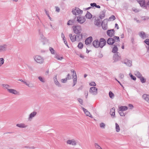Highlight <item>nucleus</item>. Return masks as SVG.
Returning a JSON list of instances; mask_svg holds the SVG:
<instances>
[{"label":"nucleus","instance_id":"052dcab7","mask_svg":"<svg viewBox=\"0 0 149 149\" xmlns=\"http://www.w3.org/2000/svg\"><path fill=\"white\" fill-rule=\"evenodd\" d=\"M67 79L66 78L62 79L61 80V81L62 83H65L67 81Z\"/></svg>","mask_w":149,"mask_h":149},{"label":"nucleus","instance_id":"a19ab883","mask_svg":"<svg viewBox=\"0 0 149 149\" xmlns=\"http://www.w3.org/2000/svg\"><path fill=\"white\" fill-rule=\"evenodd\" d=\"M109 95L110 98L113 99L114 98V95L111 91H110L109 92Z\"/></svg>","mask_w":149,"mask_h":149},{"label":"nucleus","instance_id":"bb28decb","mask_svg":"<svg viewBox=\"0 0 149 149\" xmlns=\"http://www.w3.org/2000/svg\"><path fill=\"white\" fill-rule=\"evenodd\" d=\"M76 41H79L82 38V36L81 34H77L75 35Z\"/></svg>","mask_w":149,"mask_h":149},{"label":"nucleus","instance_id":"7c9ffc66","mask_svg":"<svg viewBox=\"0 0 149 149\" xmlns=\"http://www.w3.org/2000/svg\"><path fill=\"white\" fill-rule=\"evenodd\" d=\"M54 58L59 61H61L63 58L62 56H60L59 55L57 54L55 55Z\"/></svg>","mask_w":149,"mask_h":149},{"label":"nucleus","instance_id":"412c9836","mask_svg":"<svg viewBox=\"0 0 149 149\" xmlns=\"http://www.w3.org/2000/svg\"><path fill=\"white\" fill-rule=\"evenodd\" d=\"M16 126L20 128H26L27 127V125L24 123H21L16 124Z\"/></svg>","mask_w":149,"mask_h":149},{"label":"nucleus","instance_id":"79ce46f5","mask_svg":"<svg viewBox=\"0 0 149 149\" xmlns=\"http://www.w3.org/2000/svg\"><path fill=\"white\" fill-rule=\"evenodd\" d=\"M118 113H119L120 115L121 116H125V114L123 112V111H120V110H119Z\"/></svg>","mask_w":149,"mask_h":149},{"label":"nucleus","instance_id":"4468645a","mask_svg":"<svg viewBox=\"0 0 149 149\" xmlns=\"http://www.w3.org/2000/svg\"><path fill=\"white\" fill-rule=\"evenodd\" d=\"M140 4V6L143 8L145 9L146 6V3L144 0H136Z\"/></svg>","mask_w":149,"mask_h":149},{"label":"nucleus","instance_id":"72a5a7b5","mask_svg":"<svg viewBox=\"0 0 149 149\" xmlns=\"http://www.w3.org/2000/svg\"><path fill=\"white\" fill-rule=\"evenodd\" d=\"M115 125H116L115 128H116V131L117 132H118L120 131V129L119 126L116 123Z\"/></svg>","mask_w":149,"mask_h":149},{"label":"nucleus","instance_id":"dca6fc26","mask_svg":"<svg viewBox=\"0 0 149 149\" xmlns=\"http://www.w3.org/2000/svg\"><path fill=\"white\" fill-rule=\"evenodd\" d=\"M119 46V45H115V44L113 45L112 46V52L113 53H117V52L118 50V46Z\"/></svg>","mask_w":149,"mask_h":149},{"label":"nucleus","instance_id":"6e6d98bb","mask_svg":"<svg viewBox=\"0 0 149 149\" xmlns=\"http://www.w3.org/2000/svg\"><path fill=\"white\" fill-rule=\"evenodd\" d=\"M53 80L54 82V83L57 81V75H56L55 76L53 77Z\"/></svg>","mask_w":149,"mask_h":149},{"label":"nucleus","instance_id":"49530a36","mask_svg":"<svg viewBox=\"0 0 149 149\" xmlns=\"http://www.w3.org/2000/svg\"><path fill=\"white\" fill-rule=\"evenodd\" d=\"M139 79L142 83H144L146 81V79H145L142 76L141 77V78H140Z\"/></svg>","mask_w":149,"mask_h":149},{"label":"nucleus","instance_id":"2f4dec72","mask_svg":"<svg viewBox=\"0 0 149 149\" xmlns=\"http://www.w3.org/2000/svg\"><path fill=\"white\" fill-rule=\"evenodd\" d=\"M92 15L88 12H87V13L85 15V17L86 18L88 19H90L92 17Z\"/></svg>","mask_w":149,"mask_h":149},{"label":"nucleus","instance_id":"c85d7f7f","mask_svg":"<svg viewBox=\"0 0 149 149\" xmlns=\"http://www.w3.org/2000/svg\"><path fill=\"white\" fill-rule=\"evenodd\" d=\"M101 21L100 19H95L94 21V24L97 26H98L100 24Z\"/></svg>","mask_w":149,"mask_h":149},{"label":"nucleus","instance_id":"5fc2aeb1","mask_svg":"<svg viewBox=\"0 0 149 149\" xmlns=\"http://www.w3.org/2000/svg\"><path fill=\"white\" fill-rule=\"evenodd\" d=\"M58 87H61V85L58 82V81L55 82L54 83Z\"/></svg>","mask_w":149,"mask_h":149},{"label":"nucleus","instance_id":"f8f14e48","mask_svg":"<svg viewBox=\"0 0 149 149\" xmlns=\"http://www.w3.org/2000/svg\"><path fill=\"white\" fill-rule=\"evenodd\" d=\"M37 114V112L36 111H34L31 113L29 115L28 118V119L29 121H31L32 119Z\"/></svg>","mask_w":149,"mask_h":149},{"label":"nucleus","instance_id":"0e129e2a","mask_svg":"<svg viewBox=\"0 0 149 149\" xmlns=\"http://www.w3.org/2000/svg\"><path fill=\"white\" fill-rule=\"evenodd\" d=\"M55 8H56V11L58 13L59 12L60 10V9L59 7L56 6Z\"/></svg>","mask_w":149,"mask_h":149},{"label":"nucleus","instance_id":"aec40b11","mask_svg":"<svg viewBox=\"0 0 149 149\" xmlns=\"http://www.w3.org/2000/svg\"><path fill=\"white\" fill-rule=\"evenodd\" d=\"M93 46L96 48L99 47V42L98 40H95L93 42Z\"/></svg>","mask_w":149,"mask_h":149},{"label":"nucleus","instance_id":"680f3d73","mask_svg":"<svg viewBox=\"0 0 149 149\" xmlns=\"http://www.w3.org/2000/svg\"><path fill=\"white\" fill-rule=\"evenodd\" d=\"M144 42L148 45H149V39H147Z\"/></svg>","mask_w":149,"mask_h":149},{"label":"nucleus","instance_id":"39448f33","mask_svg":"<svg viewBox=\"0 0 149 149\" xmlns=\"http://www.w3.org/2000/svg\"><path fill=\"white\" fill-rule=\"evenodd\" d=\"M67 143L69 145L75 146L77 144L76 140L74 139H69L66 141Z\"/></svg>","mask_w":149,"mask_h":149},{"label":"nucleus","instance_id":"a878e982","mask_svg":"<svg viewBox=\"0 0 149 149\" xmlns=\"http://www.w3.org/2000/svg\"><path fill=\"white\" fill-rule=\"evenodd\" d=\"M69 37L70 38L72 42H74L75 41H76L75 35L72 36V34L70 33L69 34Z\"/></svg>","mask_w":149,"mask_h":149},{"label":"nucleus","instance_id":"cd10ccee","mask_svg":"<svg viewBox=\"0 0 149 149\" xmlns=\"http://www.w3.org/2000/svg\"><path fill=\"white\" fill-rule=\"evenodd\" d=\"M128 109V107L126 106H121L119 108V110L120 111H124L127 110Z\"/></svg>","mask_w":149,"mask_h":149},{"label":"nucleus","instance_id":"b1692460","mask_svg":"<svg viewBox=\"0 0 149 149\" xmlns=\"http://www.w3.org/2000/svg\"><path fill=\"white\" fill-rule=\"evenodd\" d=\"M139 36L142 38L144 39L146 37V34L145 32L143 31H141L139 33Z\"/></svg>","mask_w":149,"mask_h":149},{"label":"nucleus","instance_id":"4c0bfd02","mask_svg":"<svg viewBox=\"0 0 149 149\" xmlns=\"http://www.w3.org/2000/svg\"><path fill=\"white\" fill-rule=\"evenodd\" d=\"M113 39L114 40V42L115 41H116L117 42H119L120 40H119V37L116 36H114L113 37Z\"/></svg>","mask_w":149,"mask_h":149},{"label":"nucleus","instance_id":"69168bd1","mask_svg":"<svg viewBox=\"0 0 149 149\" xmlns=\"http://www.w3.org/2000/svg\"><path fill=\"white\" fill-rule=\"evenodd\" d=\"M67 79H70L71 78V76H70L69 74H68L67 75V76L66 78Z\"/></svg>","mask_w":149,"mask_h":149},{"label":"nucleus","instance_id":"c9c22d12","mask_svg":"<svg viewBox=\"0 0 149 149\" xmlns=\"http://www.w3.org/2000/svg\"><path fill=\"white\" fill-rule=\"evenodd\" d=\"M105 16V12L102 11L100 13V19H103Z\"/></svg>","mask_w":149,"mask_h":149},{"label":"nucleus","instance_id":"bf43d9fd","mask_svg":"<svg viewBox=\"0 0 149 149\" xmlns=\"http://www.w3.org/2000/svg\"><path fill=\"white\" fill-rule=\"evenodd\" d=\"M142 19L143 20H146L149 19V17H142Z\"/></svg>","mask_w":149,"mask_h":149},{"label":"nucleus","instance_id":"774afa93","mask_svg":"<svg viewBox=\"0 0 149 149\" xmlns=\"http://www.w3.org/2000/svg\"><path fill=\"white\" fill-rule=\"evenodd\" d=\"M61 36L62 38H65L64 34L63 33H62L61 35Z\"/></svg>","mask_w":149,"mask_h":149},{"label":"nucleus","instance_id":"f257e3e1","mask_svg":"<svg viewBox=\"0 0 149 149\" xmlns=\"http://www.w3.org/2000/svg\"><path fill=\"white\" fill-rule=\"evenodd\" d=\"M72 12L73 14L77 15L82 14L83 13V11L80 10L78 8L75 7V8L72 9Z\"/></svg>","mask_w":149,"mask_h":149},{"label":"nucleus","instance_id":"338daca9","mask_svg":"<svg viewBox=\"0 0 149 149\" xmlns=\"http://www.w3.org/2000/svg\"><path fill=\"white\" fill-rule=\"evenodd\" d=\"M96 5V3H91L90 4L91 6L92 7H94V6L95 7Z\"/></svg>","mask_w":149,"mask_h":149},{"label":"nucleus","instance_id":"9b49d317","mask_svg":"<svg viewBox=\"0 0 149 149\" xmlns=\"http://www.w3.org/2000/svg\"><path fill=\"white\" fill-rule=\"evenodd\" d=\"M113 58L115 62L120 61L121 59V56H120V54L118 53H117L114 54L113 56Z\"/></svg>","mask_w":149,"mask_h":149},{"label":"nucleus","instance_id":"f704fd0d","mask_svg":"<svg viewBox=\"0 0 149 149\" xmlns=\"http://www.w3.org/2000/svg\"><path fill=\"white\" fill-rule=\"evenodd\" d=\"M94 146L96 149H103L97 143H94Z\"/></svg>","mask_w":149,"mask_h":149},{"label":"nucleus","instance_id":"de8ad7c7","mask_svg":"<svg viewBox=\"0 0 149 149\" xmlns=\"http://www.w3.org/2000/svg\"><path fill=\"white\" fill-rule=\"evenodd\" d=\"M2 86L3 87H4L5 88L7 89V91H8V89H10L9 88L10 86L8 84H3Z\"/></svg>","mask_w":149,"mask_h":149},{"label":"nucleus","instance_id":"4d7b16f0","mask_svg":"<svg viewBox=\"0 0 149 149\" xmlns=\"http://www.w3.org/2000/svg\"><path fill=\"white\" fill-rule=\"evenodd\" d=\"M124 77V74L123 73H120L119 74V77L121 79H123Z\"/></svg>","mask_w":149,"mask_h":149},{"label":"nucleus","instance_id":"20e7f679","mask_svg":"<svg viewBox=\"0 0 149 149\" xmlns=\"http://www.w3.org/2000/svg\"><path fill=\"white\" fill-rule=\"evenodd\" d=\"M89 93L92 95H96L97 94V89L95 87H91L89 90Z\"/></svg>","mask_w":149,"mask_h":149},{"label":"nucleus","instance_id":"e2e57ef3","mask_svg":"<svg viewBox=\"0 0 149 149\" xmlns=\"http://www.w3.org/2000/svg\"><path fill=\"white\" fill-rule=\"evenodd\" d=\"M145 8L147 9V8H149V1L147 2L146 4Z\"/></svg>","mask_w":149,"mask_h":149},{"label":"nucleus","instance_id":"e433bc0d","mask_svg":"<svg viewBox=\"0 0 149 149\" xmlns=\"http://www.w3.org/2000/svg\"><path fill=\"white\" fill-rule=\"evenodd\" d=\"M73 82L77 83V78L76 72H75V75L73 76Z\"/></svg>","mask_w":149,"mask_h":149},{"label":"nucleus","instance_id":"37998d69","mask_svg":"<svg viewBox=\"0 0 149 149\" xmlns=\"http://www.w3.org/2000/svg\"><path fill=\"white\" fill-rule=\"evenodd\" d=\"M49 49L50 51V52L52 54H55V52L53 48L51 47H50L49 48Z\"/></svg>","mask_w":149,"mask_h":149},{"label":"nucleus","instance_id":"1a4fd4ad","mask_svg":"<svg viewBox=\"0 0 149 149\" xmlns=\"http://www.w3.org/2000/svg\"><path fill=\"white\" fill-rule=\"evenodd\" d=\"M77 21L79 23L81 24H82L84 23L86 20L85 17L83 16L77 17Z\"/></svg>","mask_w":149,"mask_h":149},{"label":"nucleus","instance_id":"a18cd8bd","mask_svg":"<svg viewBox=\"0 0 149 149\" xmlns=\"http://www.w3.org/2000/svg\"><path fill=\"white\" fill-rule=\"evenodd\" d=\"M100 127L102 129H104L105 128V125L103 123H102L100 124Z\"/></svg>","mask_w":149,"mask_h":149},{"label":"nucleus","instance_id":"c03bdc74","mask_svg":"<svg viewBox=\"0 0 149 149\" xmlns=\"http://www.w3.org/2000/svg\"><path fill=\"white\" fill-rule=\"evenodd\" d=\"M4 60L3 58H0V67L3 64Z\"/></svg>","mask_w":149,"mask_h":149},{"label":"nucleus","instance_id":"473e14b6","mask_svg":"<svg viewBox=\"0 0 149 149\" xmlns=\"http://www.w3.org/2000/svg\"><path fill=\"white\" fill-rule=\"evenodd\" d=\"M74 20H69L67 23L68 25H72L74 24Z\"/></svg>","mask_w":149,"mask_h":149},{"label":"nucleus","instance_id":"7ed1b4c3","mask_svg":"<svg viewBox=\"0 0 149 149\" xmlns=\"http://www.w3.org/2000/svg\"><path fill=\"white\" fill-rule=\"evenodd\" d=\"M18 80L21 81L22 82H23L24 83V84H25L29 87L30 88H32L35 87L34 84L33 83L29 81H25L23 80L22 79H19Z\"/></svg>","mask_w":149,"mask_h":149},{"label":"nucleus","instance_id":"9d476101","mask_svg":"<svg viewBox=\"0 0 149 149\" xmlns=\"http://www.w3.org/2000/svg\"><path fill=\"white\" fill-rule=\"evenodd\" d=\"M8 91L10 93L15 95H20L19 92L14 89H8Z\"/></svg>","mask_w":149,"mask_h":149},{"label":"nucleus","instance_id":"393cba45","mask_svg":"<svg viewBox=\"0 0 149 149\" xmlns=\"http://www.w3.org/2000/svg\"><path fill=\"white\" fill-rule=\"evenodd\" d=\"M115 109L114 107H113L111 109L110 112V115L111 116H113V117H115Z\"/></svg>","mask_w":149,"mask_h":149},{"label":"nucleus","instance_id":"f3484780","mask_svg":"<svg viewBox=\"0 0 149 149\" xmlns=\"http://www.w3.org/2000/svg\"><path fill=\"white\" fill-rule=\"evenodd\" d=\"M114 31L113 29L108 30L107 31V34L110 37H112L114 35Z\"/></svg>","mask_w":149,"mask_h":149},{"label":"nucleus","instance_id":"2eb2a0df","mask_svg":"<svg viewBox=\"0 0 149 149\" xmlns=\"http://www.w3.org/2000/svg\"><path fill=\"white\" fill-rule=\"evenodd\" d=\"M102 29L104 30H106L107 29V20L104 19L102 23Z\"/></svg>","mask_w":149,"mask_h":149},{"label":"nucleus","instance_id":"5701e85b","mask_svg":"<svg viewBox=\"0 0 149 149\" xmlns=\"http://www.w3.org/2000/svg\"><path fill=\"white\" fill-rule=\"evenodd\" d=\"M143 98L148 102H149V95L144 94L142 96Z\"/></svg>","mask_w":149,"mask_h":149},{"label":"nucleus","instance_id":"8fccbe9b","mask_svg":"<svg viewBox=\"0 0 149 149\" xmlns=\"http://www.w3.org/2000/svg\"><path fill=\"white\" fill-rule=\"evenodd\" d=\"M116 19V17L114 15H112L109 18V20L110 21Z\"/></svg>","mask_w":149,"mask_h":149},{"label":"nucleus","instance_id":"0eeeda50","mask_svg":"<svg viewBox=\"0 0 149 149\" xmlns=\"http://www.w3.org/2000/svg\"><path fill=\"white\" fill-rule=\"evenodd\" d=\"M99 42V47L101 48H102L106 43V40L103 38H100Z\"/></svg>","mask_w":149,"mask_h":149},{"label":"nucleus","instance_id":"423d86ee","mask_svg":"<svg viewBox=\"0 0 149 149\" xmlns=\"http://www.w3.org/2000/svg\"><path fill=\"white\" fill-rule=\"evenodd\" d=\"M73 31L75 33H80L81 30V27L80 26H73Z\"/></svg>","mask_w":149,"mask_h":149},{"label":"nucleus","instance_id":"f03ea898","mask_svg":"<svg viewBox=\"0 0 149 149\" xmlns=\"http://www.w3.org/2000/svg\"><path fill=\"white\" fill-rule=\"evenodd\" d=\"M34 60L37 63L42 64L44 62L43 58L41 56L37 55L34 57Z\"/></svg>","mask_w":149,"mask_h":149},{"label":"nucleus","instance_id":"58836bf2","mask_svg":"<svg viewBox=\"0 0 149 149\" xmlns=\"http://www.w3.org/2000/svg\"><path fill=\"white\" fill-rule=\"evenodd\" d=\"M39 33L40 37L42 39H44L45 38L44 36L43 35L42 32L40 30L39 31Z\"/></svg>","mask_w":149,"mask_h":149},{"label":"nucleus","instance_id":"3c124183","mask_svg":"<svg viewBox=\"0 0 149 149\" xmlns=\"http://www.w3.org/2000/svg\"><path fill=\"white\" fill-rule=\"evenodd\" d=\"M129 75L130 76V77L133 80H136V78L135 76H134L133 75H132L130 74Z\"/></svg>","mask_w":149,"mask_h":149},{"label":"nucleus","instance_id":"603ef678","mask_svg":"<svg viewBox=\"0 0 149 149\" xmlns=\"http://www.w3.org/2000/svg\"><path fill=\"white\" fill-rule=\"evenodd\" d=\"M89 85L90 86H96V84L95 82L94 81L90 83Z\"/></svg>","mask_w":149,"mask_h":149},{"label":"nucleus","instance_id":"c756f323","mask_svg":"<svg viewBox=\"0 0 149 149\" xmlns=\"http://www.w3.org/2000/svg\"><path fill=\"white\" fill-rule=\"evenodd\" d=\"M135 75L139 79L142 76V74L138 71H136L134 73Z\"/></svg>","mask_w":149,"mask_h":149},{"label":"nucleus","instance_id":"ddd939ff","mask_svg":"<svg viewBox=\"0 0 149 149\" xmlns=\"http://www.w3.org/2000/svg\"><path fill=\"white\" fill-rule=\"evenodd\" d=\"M7 45L4 44L0 45V52L5 51L7 49Z\"/></svg>","mask_w":149,"mask_h":149},{"label":"nucleus","instance_id":"13d9d810","mask_svg":"<svg viewBox=\"0 0 149 149\" xmlns=\"http://www.w3.org/2000/svg\"><path fill=\"white\" fill-rule=\"evenodd\" d=\"M132 10L135 13H137L139 11V10L134 8H132Z\"/></svg>","mask_w":149,"mask_h":149},{"label":"nucleus","instance_id":"09e8293b","mask_svg":"<svg viewBox=\"0 0 149 149\" xmlns=\"http://www.w3.org/2000/svg\"><path fill=\"white\" fill-rule=\"evenodd\" d=\"M83 45L82 43L81 42H79V44L78 45V47L80 49H81L83 48Z\"/></svg>","mask_w":149,"mask_h":149},{"label":"nucleus","instance_id":"4be33fe9","mask_svg":"<svg viewBox=\"0 0 149 149\" xmlns=\"http://www.w3.org/2000/svg\"><path fill=\"white\" fill-rule=\"evenodd\" d=\"M107 43L110 45H112L114 43V40L112 38H109L107 40Z\"/></svg>","mask_w":149,"mask_h":149},{"label":"nucleus","instance_id":"864d4df0","mask_svg":"<svg viewBox=\"0 0 149 149\" xmlns=\"http://www.w3.org/2000/svg\"><path fill=\"white\" fill-rule=\"evenodd\" d=\"M77 100L79 103L81 105L83 104V100L81 98H78Z\"/></svg>","mask_w":149,"mask_h":149},{"label":"nucleus","instance_id":"ea45409f","mask_svg":"<svg viewBox=\"0 0 149 149\" xmlns=\"http://www.w3.org/2000/svg\"><path fill=\"white\" fill-rule=\"evenodd\" d=\"M38 79L42 82L45 83V78L41 76L39 77Z\"/></svg>","mask_w":149,"mask_h":149},{"label":"nucleus","instance_id":"6e6552de","mask_svg":"<svg viewBox=\"0 0 149 149\" xmlns=\"http://www.w3.org/2000/svg\"><path fill=\"white\" fill-rule=\"evenodd\" d=\"M123 63L129 67H131L132 66V61L127 59H125L124 60Z\"/></svg>","mask_w":149,"mask_h":149},{"label":"nucleus","instance_id":"a211bd4d","mask_svg":"<svg viewBox=\"0 0 149 149\" xmlns=\"http://www.w3.org/2000/svg\"><path fill=\"white\" fill-rule=\"evenodd\" d=\"M92 40L93 38L91 37L87 38L85 40V44L87 45L89 44L92 42Z\"/></svg>","mask_w":149,"mask_h":149},{"label":"nucleus","instance_id":"6ab92c4d","mask_svg":"<svg viewBox=\"0 0 149 149\" xmlns=\"http://www.w3.org/2000/svg\"><path fill=\"white\" fill-rule=\"evenodd\" d=\"M82 108L84 112L85 113L86 116H89V117L92 118V116L90 114V113L86 109L82 107Z\"/></svg>","mask_w":149,"mask_h":149}]
</instances>
